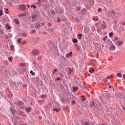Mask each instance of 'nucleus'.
Listing matches in <instances>:
<instances>
[{
    "label": "nucleus",
    "instance_id": "473e14b6",
    "mask_svg": "<svg viewBox=\"0 0 125 125\" xmlns=\"http://www.w3.org/2000/svg\"><path fill=\"white\" fill-rule=\"evenodd\" d=\"M55 72H57V69H55L53 72V74H55Z\"/></svg>",
    "mask_w": 125,
    "mask_h": 125
},
{
    "label": "nucleus",
    "instance_id": "1a4fd4ad",
    "mask_svg": "<svg viewBox=\"0 0 125 125\" xmlns=\"http://www.w3.org/2000/svg\"><path fill=\"white\" fill-rule=\"evenodd\" d=\"M73 53V52H70L69 53H68L66 56V58H69V56H72V54Z\"/></svg>",
    "mask_w": 125,
    "mask_h": 125
},
{
    "label": "nucleus",
    "instance_id": "f8f14e48",
    "mask_svg": "<svg viewBox=\"0 0 125 125\" xmlns=\"http://www.w3.org/2000/svg\"><path fill=\"white\" fill-rule=\"evenodd\" d=\"M72 42H73V43H77L78 42V39H74L72 41Z\"/></svg>",
    "mask_w": 125,
    "mask_h": 125
},
{
    "label": "nucleus",
    "instance_id": "f03ea898",
    "mask_svg": "<svg viewBox=\"0 0 125 125\" xmlns=\"http://www.w3.org/2000/svg\"><path fill=\"white\" fill-rule=\"evenodd\" d=\"M40 53V52H39V50L38 49H34L32 51V54L33 55H38Z\"/></svg>",
    "mask_w": 125,
    "mask_h": 125
},
{
    "label": "nucleus",
    "instance_id": "20e7f679",
    "mask_svg": "<svg viewBox=\"0 0 125 125\" xmlns=\"http://www.w3.org/2000/svg\"><path fill=\"white\" fill-rule=\"evenodd\" d=\"M75 21L76 22H81V21H82V18L81 17L76 18Z\"/></svg>",
    "mask_w": 125,
    "mask_h": 125
},
{
    "label": "nucleus",
    "instance_id": "79ce46f5",
    "mask_svg": "<svg viewBox=\"0 0 125 125\" xmlns=\"http://www.w3.org/2000/svg\"><path fill=\"white\" fill-rule=\"evenodd\" d=\"M32 33L33 34H35V33H36V30H32Z\"/></svg>",
    "mask_w": 125,
    "mask_h": 125
},
{
    "label": "nucleus",
    "instance_id": "f3484780",
    "mask_svg": "<svg viewBox=\"0 0 125 125\" xmlns=\"http://www.w3.org/2000/svg\"><path fill=\"white\" fill-rule=\"evenodd\" d=\"M56 81H62V79H61L60 77H58L56 79Z\"/></svg>",
    "mask_w": 125,
    "mask_h": 125
},
{
    "label": "nucleus",
    "instance_id": "5701e85b",
    "mask_svg": "<svg viewBox=\"0 0 125 125\" xmlns=\"http://www.w3.org/2000/svg\"><path fill=\"white\" fill-rule=\"evenodd\" d=\"M51 14H53V15H54L55 14V11L54 10L51 11Z\"/></svg>",
    "mask_w": 125,
    "mask_h": 125
},
{
    "label": "nucleus",
    "instance_id": "a878e982",
    "mask_svg": "<svg viewBox=\"0 0 125 125\" xmlns=\"http://www.w3.org/2000/svg\"><path fill=\"white\" fill-rule=\"evenodd\" d=\"M53 111L54 112H55V111H56V112H58V111H59V110H58V109H57V108H55V109H54L53 110Z\"/></svg>",
    "mask_w": 125,
    "mask_h": 125
},
{
    "label": "nucleus",
    "instance_id": "bf43d9fd",
    "mask_svg": "<svg viewBox=\"0 0 125 125\" xmlns=\"http://www.w3.org/2000/svg\"><path fill=\"white\" fill-rule=\"evenodd\" d=\"M42 2H44L45 1V0H42Z\"/></svg>",
    "mask_w": 125,
    "mask_h": 125
},
{
    "label": "nucleus",
    "instance_id": "0eeeda50",
    "mask_svg": "<svg viewBox=\"0 0 125 125\" xmlns=\"http://www.w3.org/2000/svg\"><path fill=\"white\" fill-rule=\"evenodd\" d=\"M123 43H124V42H118L117 43H116V45L118 46H121V45H122Z\"/></svg>",
    "mask_w": 125,
    "mask_h": 125
},
{
    "label": "nucleus",
    "instance_id": "ea45409f",
    "mask_svg": "<svg viewBox=\"0 0 125 125\" xmlns=\"http://www.w3.org/2000/svg\"><path fill=\"white\" fill-rule=\"evenodd\" d=\"M111 13L113 14V15H115V12L114 11H112Z\"/></svg>",
    "mask_w": 125,
    "mask_h": 125
},
{
    "label": "nucleus",
    "instance_id": "72a5a7b5",
    "mask_svg": "<svg viewBox=\"0 0 125 125\" xmlns=\"http://www.w3.org/2000/svg\"><path fill=\"white\" fill-rule=\"evenodd\" d=\"M84 125H89V123L88 122L84 123Z\"/></svg>",
    "mask_w": 125,
    "mask_h": 125
},
{
    "label": "nucleus",
    "instance_id": "4d7b16f0",
    "mask_svg": "<svg viewBox=\"0 0 125 125\" xmlns=\"http://www.w3.org/2000/svg\"><path fill=\"white\" fill-rule=\"evenodd\" d=\"M123 78H124V79H125V74H124V75H123Z\"/></svg>",
    "mask_w": 125,
    "mask_h": 125
},
{
    "label": "nucleus",
    "instance_id": "2f4dec72",
    "mask_svg": "<svg viewBox=\"0 0 125 125\" xmlns=\"http://www.w3.org/2000/svg\"><path fill=\"white\" fill-rule=\"evenodd\" d=\"M26 43H27V42L25 41L22 42V44H26Z\"/></svg>",
    "mask_w": 125,
    "mask_h": 125
},
{
    "label": "nucleus",
    "instance_id": "6e6552de",
    "mask_svg": "<svg viewBox=\"0 0 125 125\" xmlns=\"http://www.w3.org/2000/svg\"><path fill=\"white\" fill-rule=\"evenodd\" d=\"M14 21L16 24H17V25H19L20 24V22L19 21V20H18V19H15Z\"/></svg>",
    "mask_w": 125,
    "mask_h": 125
},
{
    "label": "nucleus",
    "instance_id": "c756f323",
    "mask_svg": "<svg viewBox=\"0 0 125 125\" xmlns=\"http://www.w3.org/2000/svg\"><path fill=\"white\" fill-rule=\"evenodd\" d=\"M31 17H32V19H33V20L36 19V16L32 15V16H31Z\"/></svg>",
    "mask_w": 125,
    "mask_h": 125
},
{
    "label": "nucleus",
    "instance_id": "2eb2a0df",
    "mask_svg": "<svg viewBox=\"0 0 125 125\" xmlns=\"http://www.w3.org/2000/svg\"><path fill=\"white\" fill-rule=\"evenodd\" d=\"M112 77H113V75H110L107 76L106 78L107 80H110V79H112Z\"/></svg>",
    "mask_w": 125,
    "mask_h": 125
},
{
    "label": "nucleus",
    "instance_id": "603ef678",
    "mask_svg": "<svg viewBox=\"0 0 125 125\" xmlns=\"http://www.w3.org/2000/svg\"><path fill=\"white\" fill-rule=\"evenodd\" d=\"M84 89H87V87L85 86V87H84Z\"/></svg>",
    "mask_w": 125,
    "mask_h": 125
},
{
    "label": "nucleus",
    "instance_id": "69168bd1",
    "mask_svg": "<svg viewBox=\"0 0 125 125\" xmlns=\"http://www.w3.org/2000/svg\"><path fill=\"white\" fill-rule=\"evenodd\" d=\"M31 28H34V26H31Z\"/></svg>",
    "mask_w": 125,
    "mask_h": 125
},
{
    "label": "nucleus",
    "instance_id": "4468645a",
    "mask_svg": "<svg viewBox=\"0 0 125 125\" xmlns=\"http://www.w3.org/2000/svg\"><path fill=\"white\" fill-rule=\"evenodd\" d=\"M106 98H108V99H110L111 98V96L109 94H107L106 95Z\"/></svg>",
    "mask_w": 125,
    "mask_h": 125
},
{
    "label": "nucleus",
    "instance_id": "9b49d317",
    "mask_svg": "<svg viewBox=\"0 0 125 125\" xmlns=\"http://www.w3.org/2000/svg\"><path fill=\"white\" fill-rule=\"evenodd\" d=\"M6 29L7 30H9L10 29H11V27L9 26L8 24H7L5 27Z\"/></svg>",
    "mask_w": 125,
    "mask_h": 125
},
{
    "label": "nucleus",
    "instance_id": "ddd939ff",
    "mask_svg": "<svg viewBox=\"0 0 125 125\" xmlns=\"http://www.w3.org/2000/svg\"><path fill=\"white\" fill-rule=\"evenodd\" d=\"M89 72L91 73V74H93V72H94V70L92 68H90L89 70Z\"/></svg>",
    "mask_w": 125,
    "mask_h": 125
},
{
    "label": "nucleus",
    "instance_id": "a211bd4d",
    "mask_svg": "<svg viewBox=\"0 0 125 125\" xmlns=\"http://www.w3.org/2000/svg\"><path fill=\"white\" fill-rule=\"evenodd\" d=\"M30 74H31L32 76H35V75H36V73H35V72H34L33 70L30 71Z\"/></svg>",
    "mask_w": 125,
    "mask_h": 125
},
{
    "label": "nucleus",
    "instance_id": "a18cd8bd",
    "mask_svg": "<svg viewBox=\"0 0 125 125\" xmlns=\"http://www.w3.org/2000/svg\"><path fill=\"white\" fill-rule=\"evenodd\" d=\"M22 36H23V37H26V34L25 33H23L22 34Z\"/></svg>",
    "mask_w": 125,
    "mask_h": 125
},
{
    "label": "nucleus",
    "instance_id": "b1692460",
    "mask_svg": "<svg viewBox=\"0 0 125 125\" xmlns=\"http://www.w3.org/2000/svg\"><path fill=\"white\" fill-rule=\"evenodd\" d=\"M20 17H23L24 16H26V14H22L20 15Z\"/></svg>",
    "mask_w": 125,
    "mask_h": 125
},
{
    "label": "nucleus",
    "instance_id": "680f3d73",
    "mask_svg": "<svg viewBox=\"0 0 125 125\" xmlns=\"http://www.w3.org/2000/svg\"><path fill=\"white\" fill-rule=\"evenodd\" d=\"M27 7L29 8L30 7V5H27Z\"/></svg>",
    "mask_w": 125,
    "mask_h": 125
},
{
    "label": "nucleus",
    "instance_id": "0e129e2a",
    "mask_svg": "<svg viewBox=\"0 0 125 125\" xmlns=\"http://www.w3.org/2000/svg\"><path fill=\"white\" fill-rule=\"evenodd\" d=\"M71 72H73V71L70 70V74H71Z\"/></svg>",
    "mask_w": 125,
    "mask_h": 125
},
{
    "label": "nucleus",
    "instance_id": "49530a36",
    "mask_svg": "<svg viewBox=\"0 0 125 125\" xmlns=\"http://www.w3.org/2000/svg\"><path fill=\"white\" fill-rule=\"evenodd\" d=\"M75 103H76V102H75V101H72V104L74 105V104H75Z\"/></svg>",
    "mask_w": 125,
    "mask_h": 125
},
{
    "label": "nucleus",
    "instance_id": "7ed1b4c3",
    "mask_svg": "<svg viewBox=\"0 0 125 125\" xmlns=\"http://www.w3.org/2000/svg\"><path fill=\"white\" fill-rule=\"evenodd\" d=\"M122 73H123V71H121L120 73H118L116 74L118 78H122V77H123V75H122Z\"/></svg>",
    "mask_w": 125,
    "mask_h": 125
},
{
    "label": "nucleus",
    "instance_id": "37998d69",
    "mask_svg": "<svg viewBox=\"0 0 125 125\" xmlns=\"http://www.w3.org/2000/svg\"><path fill=\"white\" fill-rule=\"evenodd\" d=\"M51 32H52V33H53L54 32V29H51Z\"/></svg>",
    "mask_w": 125,
    "mask_h": 125
},
{
    "label": "nucleus",
    "instance_id": "bb28decb",
    "mask_svg": "<svg viewBox=\"0 0 125 125\" xmlns=\"http://www.w3.org/2000/svg\"><path fill=\"white\" fill-rule=\"evenodd\" d=\"M94 105H95V104L94 103V102H91V106H94Z\"/></svg>",
    "mask_w": 125,
    "mask_h": 125
},
{
    "label": "nucleus",
    "instance_id": "dca6fc26",
    "mask_svg": "<svg viewBox=\"0 0 125 125\" xmlns=\"http://www.w3.org/2000/svg\"><path fill=\"white\" fill-rule=\"evenodd\" d=\"M25 110H26V112H31V108L29 107V108H26Z\"/></svg>",
    "mask_w": 125,
    "mask_h": 125
},
{
    "label": "nucleus",
    "instance_id": "13d9d810",
    "mask_svg": "<svg viewBox=\"0 0 125 125\" xmlns=\"http://www.w3.org/2000/svg\"><path fill=\"white\" fill-rule=\"evenodd\" d=\"M33 63H34V64H37V62H33Z\"/></svg>",
    "mask_w": 125,
    "mask_h": 125
},
{
    "label": "nucleus",
    "instance_id": "f257e3e1",
    "mask_svg": "<svg viewBox=\"0 0 125 125\" xmlns=\"http://www.w3.org/2000/svg\"><path fill=\"white\" fill-rule=\"evenodd\" d=\"M18 9H20V10H22L23 11H25L27 9L26 8V6L25 5H21L19 6Z\"/></svg>",
    "mask_w": 125,
    "mask_h": 125
},
{
    "label": "nucleus",
    "instance_id": "5fc2aeb1",
    "mask_svg": "<svg viewBox=\"0 0 125 125\" xmlns=\"http://www.w3.org/2000/svg\"><path fill=\"white\" fill-rule=\"evenodd\" d=\"M5 13H6V14H8V11H6V12H5Z\"/></svg>",
    "mask_w": 125,
    "mask_h": 125
},
{
    "label": "nucleus",
    "instance_id": "6ab92c4d",
    "mask_svg": "<svg viewBox=\"0 0 125 125\" xmlns=\"http://www.w3.org/2000/svg\"><path fill=\"white\" fill-rule=\"evenodd\" d=\"M17 42H18V43H21V38H19L17 40Z\"/></svg>",
    "mask_w": 125,
    "mask_h": 125
},
{
    "label": "nucleus",
    "instance_id": "7c9ffc66",
    "mask_svg": "<svg viewBox=\"0 0 125 125\" xmlns=\"http://www.w3.org/2000/svg\"><path fill=\"white\" fill-rule=\"evenodd\" d=\"M61 21V19H59V18H58V19L57 20V22H59Z\"/></svg>",
    "mask_w": 125,
    "mask_h": 125
},
{
    "label": "nucleus",
    "instance_id": "423d86ee",
    "mask_svg": "<svg viewBox=\"0 0 125 125\" xmlns=\"http://www.w3.org/2000/svg\"><path fill=\"white\" fill-rule=\"evenodd\" d=\"M107 27V25L105 24H102L101 25V29L102 30H104V29H105V28H106Z\"/></svg>",
    "mask_w": 125,
    "mask_h": 125
},
{
    "label": "nucleus",
    "instance_id": "e2e57ef3",
    "mask_svg": "<svg viewBox=\"0 0 125 125\" xmlns=\"http://www.w3.org/2000/svg\"><path fill=\"white\" fill-rule=\"evenodd\" d=\"M96 21H98V19H96Z\"/></svg>",
    "mask_w": 125,
    "mask_h": 125
},
{
    "label": "nucleus",
    "instance_id": "8fccbe9b",
    "mask_svg": "<svg viewBox=\"0 0 125 125\" xmlns=\"http://www.w3.org/2000/svg\"><path fill=\"white\" fill-rule=\"evenodd\" d=\"M112 47H113V49L114 50H115V46L113 45V46H112Z\"/></svg>",
    "mask_w": 125,
    "mask_h": 125
},
{
    "label": "nucleus",
    "instance_id": "c85d7f7f",
    "mask_svg": "<svg viewBox=\"0 0 125 125\" xmlns=\"http://www.w3.org/2000/svg\"><path fill=\"white\" fill-rule=\"evenodd\" d=\"M73 89H74V91H76V90H77V89H78V87H73Z\"/></svg>",
    "mask_w": 125,
    "mask_h": 125
},
{
    "label": "nucleus",
    "instance_id": "864d4df0",
    "mask_svg": "<svg viewBox=\"0 0 125 125\" xmlns=\"http://www.w3.org/2000/svg\"><path fill=\"white\" fill-rule=\"evenodd\" d=\"M85 100V99L83 98L82 100V101H84Z\"/></svg>",
    "mask_w": 125,
    "mask_h": 125
},
{
    "label": "nucleus",
    "instance_id": "c03bdc74",
    "mask_svg": "<svg viewBox=\"0 0 125 125\" xmlns=\"http://www.w3.org/2000/svg\"><path fill=\"white\" fill-rule=\"evenodd\" d=\"M115 40H116V41H118V40H119V38L116 37L115 38Z\"/></svg>",
    "mask_w": 125,
    "mask_h": 125
},
{
    "label": "nucleus",
    "instance_id": "39448f33",
    "mask_svg": "<svg viewBox=\"0 0 125 125\" xmlns=\"http://www.w3.org/2000/svg\"><path fill=\"white\" fill-rule=\"evenodd\" d=\"M35 28L38 29V28H40L41 27V24L39 23H35Z\"/></svg>",
    "mask_w": 125,
    "mask_h": 125
},
{
    "label": "nucleus",
    "instance_id": "412c9836",
    "mask_svg": "<svg viewBox=\"0 0 125 125\" xmlns=\"http://www.w3.org/2000/svg\"><path fill=\"white\" fill-rule=\"evenodd\" d=\"M37 4H38L39 5H41V4H42V1L41 0L38 1V2L37 3Z\"/></svg>",
    "mask_w": 125,
    "mask_h": 125
},
{
    "label": "nucleus",
    "instance_id": "338daca9",
    "mask_svg": "<svg viewBox=\"0 0 125 125\" xmlns=\"http://www.w3.org/2000/svg\"><path fill=\"white\" fill-rule=\"evenodd\" d=\"M93 19L94 20H95V18H93Z\"/></svg>",
    "mask_w": 125,
    "mask_h": 125
},
{
    "label": "nucleus",
    "instance_id": "393cba45",
    "mask_svg": "<svg viewBox=\"0 0 125 125\" xmlns=\"http://www.w3.org/2000/svg\"><path fill=\"white\" fill-rule=\"evenodd\" d=\"M8 60L10 62H12V57L9 58Z\"/></svg>",
    "mask_w": 125,
    "mask_h": 125
},
{
    "label": "nucleus",
    "instance_id": "e433bc0d",
    "mask_svg": "<svg viewBox=\"0 0 125 125\" xmlns=\"http://www.w3.org/2000/svg\"><path fill=\"white\" fill-rule=\"evenodd\" d=\"M102 10V9L101 8H100L98 10V11H99V12H100V11H101Z\"/></svg>",
    "mask_w": 125,
    "mask_h": 125
},
{
    "label": "nucleus",
    "instance_id": "de8ad7c7",
    "mask_svg": "<svg viewBox=\"0 0 125 125\" xmlns=\"http://www.w3.org/2000/svg\"><path fill=\"white\" fill-rule=\"evenodd\" d=\"M112 87H113V86H112V85H109V88H112Z\"/></svg>",
    "mask_w": 125,
    "mask_h": 125
},
{
    "label": "nucleus",
    "instance_id": "aec40b11",
    "mask_svg": "<svg viewBox=\"0 0 125 125\" xmlns=\"http://www.w3.org/2000/svg\"><path fill=\"white\" fill-rule=\"evenodd\" d=\"M109 37L110 38H111V37H113V33H112V32L109 33Z\"/></svg>",
    "mask_w": 125,
    "mask_h": 125
},
{
    "label": "nucleus",
    "instance_id": "09e8293b",
    "mask_svg": "<svg viewBox=\"0 0 125 125\" xmlns=\"http://www.w3.org/2000/svg\"><path fill=\"white\" fill-rule=\"evenodd\" d=\"M123 110L124 111H125V106H124V107H123Z\"/></svg>",
    "mask_w": 125,
    "mask_h": 125
},
{
    "label": "nucleus",
    "instance_id": "052dcab7",
    "mask_svg": "<svg viewBox=\"0 0 125 125\" xmlns=\"http://www.w3.org/2000/svg\"><path fill=\"white\" fill-rule=\"evenodd\" d=\"M5 10H6V11H8V9L7 8H6V9H5Z\"/></svg>",
    "mask_w": 125,
    "mask_h": 125
},
{
    "label": "nucleus",
    "instance_id": "c9c22d12",
    "mask_svg": "<svg viewBox=\"0 0 125 125\" xmlns=\"http://www.w3.org/2000/svg\"><path fill=\"white\" fill-rule=\"evenodd\" d=\"M31 7H33L34 9H35V8H36V6H35V5H31Z\"/></svg>",
    "mask_w": 125,
    "mask_h": 125
},
{
    "label": "nucleus",
    "instance_id": "4be33fe9",
    "mask_svg": "<svg viewBox=\"0 0 125 125\" xmlns=\"http://www.w3.org/2000/svg\"><path fill=\"white\" fill-rule=\"evenodd\" d=\"M3 12V11H2V10H0V16H1V15H3V14H2Z\"/></svg>",
    "mask_w": 125,
    "mask_h": 125
},
{
    "label": "nucleus",
    "instance_id": "a19ab883",
    "mask_svg": "<svg viewBox=\"0 0 125 125\" xmlns=\"http://www.w3.org/2000/svg\"><path fill=\"white\" fill-rule=\"evenodd\" d=\"M21 116H24V112H21Z\"/></svg>",
    "mask_w": 125,
    "mask_h": 125
},
{
    "label": "nucleus",
    "instance_id": "cd10ccee",
    "mask_svg": "<svg viewBox=\"0 0 125 125\" xmlns=\"http://www.w3.org/2000/svg\"><path fill=\"white\" fill-rule=\"evenodd\" d=\"M10 49L12 50L14 49V46H13V45L10 46Z\"/></svg>",
    "mask_w": 125,
    "mask_h": 125
},
{
    "label": "nucleus",
    "instance_id": "3c124183",
    "mask_svg": "<svg viewBox=\"0 0 125 125\" xmlns=\"http://www.w3.org/2000/svg\"><path fill=\"white\" fill-rule=\"evenodd\" d=\"M77 10H81V8H80V7H78V8H77Z\"/></svg>",
    "mask_w": 125,
    "mask_h": 125
},
{
    "label": "nucleus",
    "instance_id": "4c0bfd02",
    "mask_svg": "<svg viewBox=\"0 0 125 125\" xmlns=\"http://www.w3.org/2000/svg\"><path fill=\"white\" fill-rule=\"evenodd\" d=\"M60 77H61V78L63 77V74L61 73V74H60Z\"/></svg>",
    "mask_w": 125,
    "mask_h": 125
},
{
    "label": "nucleus",
    "instance_id": "58836bf2",
    "mask_svg": "<svg viewBox=\"0 0 125 125\" xmlns=\"http://www.w3.org/2000/svg\"><path fill=\"white\" fill-rule=\"evenodd\" d=\"M106 39H107V36H105L103 39V41H105V40H106Z\"/></svg>",
    "mask_w": 125,
    "mask_h": 125
},
{
    "label": "nucleus",
    "instance_id": "774afa93",
    "mask_svg": "<svg viewBox=\"0 0 125 125\" xmlns=\"http://www.w3.org/2000/svg\"><path fill=\"white\" fill-rule=\"evenodd\" d=\"M103 22V23H105V21H104Z\"/></svg>",
    "mask_w": 125,
    "mask_h": 125
},
{
    "label": "nucleus",
    "instance_id": "6e6d98bb",
    "mask_svg": "<svg viewBox=\"0 0 125 125\" xmlns=\"http://www.w3.org/2000/svg\"><path fill=\"white\" fill-rule=\"evenodd\" d=\"M82 98H84V96H81Z\"/></svg>",
    "mask_w": 125,
    "mask_h": 125
},
{
    "label": "nucleus",
    "instance_id": "9d476101",
    "mask_svg": "<svg viewBox=\"0 0 125 125\" xmlns=\"http://www.w3.org/2000/svg\"><path fill=\"white\" fill-rule=\"evenodd\" d=\"M78 36L79 37L78 39H79V40H81L82 39V38H83V35L81 34H79L78 35Z\"/></svg>",
    "mask_w": 125,
    "mask_h": 125
},
{
    "label": "nucleus",
    "instance_id": "f704fd0d",
    "mask_svg": "<svg viewBox=\"0 0 125 125\" xmlns=\"http://www.w3.org/2000/svg\"><path fill=\"white\" fill-rule=\"evenodd\" d=\"M42 98H45V95H42L41 96Z\"/></svg>",
    "mask_w": 125,
    "mask_h": 125
}]
</instances>
